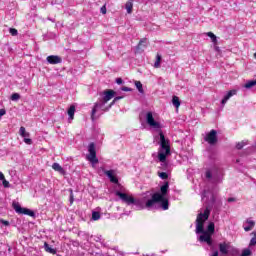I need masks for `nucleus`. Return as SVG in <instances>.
<instances>
[{"instance_id": "13", "label": "nucleus", "mask_w": 256, "mask_h": 256, "mask_svg": "<svg viewBox=\"0 0 256 256\" xmlns=\"http://www.w3.org/2000/svg\"><path fill=\"white\" fill-rule=\"evenodd\" d=\"M46 61L50 63V65H59V63H63V58H61V56L50 55L46 58Z\"/></svg>"}, {"instance_id": "5", "label": "nucleus", "mask_w": 256, "mask_h": 256, "mask_svg": "<svg viewBox=\"0 0 256 256\" xmlns=\"http://www.w3.org/2000/svg\"><path fill=\"white\" fill-rule=\"evenodd\" d=\"M206 179H212L213 183H221L223 181V170L221 168H214L211 170H207L205 173Z\"/></svg>"}, {"instance_id": "40", "label": "nucleus", "mask_w": 256, "mask_h": 256, "mask_svg": "<svg viewBox=\"0 0 256 256\" xmlns=\"http://www.w3.org/2000/svg\"><path fill=\"white\" fill-rule=\"evenodd\" d=\"M100 11H101L102 15H105L107 13V7L102 6Z\"/></svg>"}, {"instance_id": "15", "label": "nucleus", "mask_w": 256, "mask_h": 256, "mask_svg": "<svg viewBox=\"0 0 256 256\" xmlns=\"http://www.w3.org/2000/svg\"><path fill=\"white\" fill-rule=\"evenodd\" d=\"M44 250L46 253H50L51 255H57V248H52V246L47 242L44 243Z\"/></svg>"}, {"instance_id": "38", "label": "nucleus", "mask_w": 256, "mask_h": 256, "mask_svg": "<svg viewBox=\"0 0 256 256\" xmlns=\"http://www.w3.org/2000/svg\"><path fill=\"white\" fill-rule=\"evenodd\" d=\"M73 201H75V198L73 196V190L70 189V205H73Z\"/></svg>"}, {"instance_id": "50", "label": "nucleus", "mask_w": 256, "mask_h": 256, "mask_svg": "<svg viewBox=\"0 0 256 256\" xmlns=\"http://www.w3.org/2000/svg\"><path fill=\"white\" fill-rule=\"evenodd\" d=\"M56 256H62L61 254H56Z\"/></svg>"}, {"instance_id": "42", "label": "nucleus", "mask_w": 256, "mask_h": 256, "mask_svg": "<svg viewBox=\"0 0 256 256\" xmlns=\"http://www.w3.org/2000/svg\"><path fill=\"white\" fill-rule=\"evenodd\" d=\"M7 114V110L5 109H0V118L3 117V115H6Z\"/></svg>"}, {"instance_id": "35", "label": "nucleus", "mask_w": 256, "mask_h": 256, "mask_svg": "<svg viewBox=\"0 0 256 256\" xmlns=\"http://www.w3.org/2000/svg\"><path fill=\"white\" fill-rule=\"evenodd\" d=\"M2 185L5 187V189H9V187H11V184L5 178L2 180Z\"/></svg>"}, {"instance_id": "16", "label": "nucleus", "mask_w": 256, "mask_h": 256, "mask_svg": "<svg viewBox=\"0 0 256 256\" xmlns=\"http://www.w3.org/2000/svg\"><path fill=\"white\" fill-rule=\"evenodd\" d=\"M52 169L60 173V175H65V169L57 162L52 164Z\"/></svg>"}, {"instance_id": "21", "label": "nucleus", "mask_w": 256, "mask_h": 256, "mask_svg": "<svg viewBox=\"0 0 256 256\" xmlns=\"http://www.w3.org/2000/svg\"><path fill=\"white\" fill-rule=\"evenodd\" d=\"M121 99H123V96L115 97L114 100L110 103L109 107L103 109V111H109V109H111V107H113V105H115V103H117V101H121Z\"/></svg>"}, {"instance_id": "36", "label": "nucleus", "mask_w": 256, "mask_h": 256, "mask_svg": "<svg viewBox=\"0 0 256 256\" xmlns=\"http://www.w3.org/2000/svg\"><path fill=\"white\" fill-rule=\"evenodd\" d=\"M251 255V250L245 249L242 251V254L240 256H249Z\"/></svg>"}, {"instance_id": "11", "label": "nucleus", "mask_w": 256, "mask_h": 256, "mask_svg": "<svg viewBox=\"0 0 256 256\" xmlns=\"http://www.w3.org/2000/svg\"><path fill=\"white\" fill-rule=\"evenodd\" d=\"M102 171L106 177L110 180V183H114L115 185H119V179L117 178V170H106L102 168Z\"/></svg>"}, {"instance_id": "9", "label": "nucleus", "mask_w": 256, "mask_h": 256, "mask_svg": "<svg viewBox=\"0 0 256 256\" xmlns=\"http://www.w3.org/2000/svg\"><path fill=\"white\" fill-rule=\"evenodd\" d=\"M204 141L209 145H217V141L219 138L217 137V130L212 129L209 133L204 137Z\"/></svg>"}, {"instance_id": "20", "label": "nucleus", "mask_w": 256, "mask_h": 256, "mask_svg": "<svg viewBox=\"0 0 256 256\" xmlns=\"http://www.w3.org/2000/svg\"><path fill=\"white\" fill-rule=\"evenodd\" d=\"M246 223L248 224V226L244 227V231L246 232L251 231L255 227V221L253 220H247Z\"/></svg>"}, {"instance_id": "34", "label": "nucleus", "mask_w": 256, "mask_h": 256, "mask_svg": "<svg viewBox=\"0 0 256 256\" xmlns=\"http://www.w3.org/2000/svg\"><path fill=\"white\" fill-rule=\"evenodd\" d=\"M160 179H168L169 178V174H167V172H160L159 174Z\"/></svg>"}, {"instance_id": "12", "label": "nucleus", "mask_w": 256, "mask_h": 256, "mask_svg": "<svg viewBox=\"0 0 256 256\" xmlns=\"http://www.w3.org/2000/svg\"><path fill=\"white\" fill-rule=\"evenodd\" d=\"M19 135L20 137L24 138V143H26V145H33V140L29 137H31V134L29 132H27V130L25 129V127H20L19 129Z\"/></svg>"}, {"instance_id": "48", "label": "nucleus", "mask_w": 256, "mask_h": 256, "mask_svg": "<svg viewBox=\"0 0 256 256\" xmlns=\"http://www.w3.org/2000/svg\"><path fill=\"white\" fill-rule=\"evenodd\" d=\"M9 253H11V247L8 248Z\"/></svg>"}, {"instance_id": "47", "label": "nucleus", "mask_w": 256, "mask_h": 256, "mask_svg": "<svg viewBox=\"0 0 256 256\" xmlns=\"http://www.w3.org/2000/svg\"><path fill=\"white\" fill-rule=\"evenodd\" d=\"M96 241H101V237H97Z\"/></svg>"}, {"instance_id": "37", "label": "nucleus", "mask_w": 256, "mask_h": 256, "mask_svg": "<svg viewBox=\"0 0 256 256\" xmlns=\"http://www.w3.org/2000/svg\"><path fill=\"white\" fill-rule=\"evenodd\" d=\"M0 223H1V225H4L5 227H9V225H10L9 221L4 220V219H0Z\"/></svg>"}, {"instance_id": "31", "label": "nucleus", "mask_w": 256, "mask_h": 256, "mask_svg": "<svg viewBox=\"0 0 256 256\" xmlns=\"http://www.w3.org/2000/svg\"><path fill=\"white\" fill-rule=\"evenodd\" d=\"M245 145H247V141L238 142L236 144V149H238V151H241V149H243Z\"/></svg>"}, {"instance_id": "33", "label": "nucleus", "mask_w": 256, "mask_h": 256, "mask_svg": "<svg viewBox=\"0 0 256 256\" xmlns=\"http://www.w3.org/2000/svg\"><path fill=\"white\" fill-rule=\"evenodd\" d=\"M9 33L12 35V37H16V35H18L19 32L15 28H10Z\"/></svg>"}, {"instance_id": "29", "label": "nucleus", "mask_w": 256, "mask_h": 256, "mask_svg": "<svg viewBox=\"0 0 256 256\" xmlns=\"http://www.w3.org/2000/svg\"><path fill=\"white\" fill-rule=\"evenodd\" d=\"M137 47L138 49H143V47H147V38L141 39Z\"/></svg>"}, {"instance_id": "46", "label": "nucleus", "mask_w": 256, "mask_h": 256, "mask_svg": "<svg viewBox=\"0 0 256 256\" xmlns=\"http://www.w3.org/2000/svg\"><path fill=\"white\" fill-rule=\"evenodd\" d=\"M49 19V21H52L53 23H55V20H53V19H51V18H48Z\"/></svg>"}, {"instance_id": "49", "label": "nucleus", "mask_w": 256, "mask_h": 256, "mask_svg": "<svg viewBox=\"0 0 256 256\" xmlns=\"http://www.w3.org/2000/svg\"><path fill=\"white\" fill-rule=\"evenodd\" d=\"M161 253H167V250H163Z\"/></svg>"}, {"instance_id": "7", "label": "nucleus", "mask_w": 256, "mask_h": 256, "mask_svg": "<svg viewBox=\"0 0 256 256\" xmlns=\"http://www.w3.org/2000/svg\"><path fill=\"white\" fill-rule=\"evenodd\" d=\"M12 207L14 211L18 213V215H28L29 217H35V212L28 208L21 207V204L17 202H13Z\"/></svg>"}, {"instance_id": "44", "label": "nucleus", "mask_w": 256, "mask_h": 256, "mask_svg": "<svg viewBox=\"0 0 256 256\" xmlns=\"http://www.w3.org/2000/svg\"><path fill=\"white\" fill-rule=\"evenodd\" d=\"M234 201H235V198L233 197L228 198V203H233Z\"/></svg>"}, {"instance_id": "1", "label": "nucleus", "mask_w": 256, "mask_h": 256, "mask_svg": "<svg viewBox=\"0 0 256 256\" xmlns=\"http://www.w3.org/2000/svg\"><path fill=\"white\" fill-rule=\"evenodd\" d=\"M201 197L202 201H205V199L209 200L205 201L204 213L200 212L196 218V235H199L198 241L200 243H206L207 251L212 252L209 254V256H219V252L217 251V244L213 242V235L215 234V223L210 222L205 230V221L209 219L212 209L215 215H219V211H221V207H223V202L215 198V195H213V193L209 192L208 190H204Z\"/></svg>"}, {"instance_id": "4", "label": "nucleus", "mask_w": 256, "mask_h": 256, "mask_svg": "<svg viewBox=\"0 0 256 256\" xmlns=\"http://www.w3.org/2000/svg\"><path fill=\"white\" fill-rule=\"evenodd\" d=\"M103 95L104 97L102 99H99V101L94 104L91 112L92 121H95V113H97V109H103V107H105V104L115 97V92L112 89H109L105 90L103 92Z\"/></svg>"}, {"instance_id": "28", "label": "nucleus", "mask_w": 256, "mask_h": 256, "mask_svg": "<svg viewBox=\"0 0 256 256\" xmlns=\"http://www.w3.org/2000/svg\"><path fill=\"white\" fill-rule=\"evenodd\" d=\"M255 85H256V80H250L244 85V87L245 89H251L252 87H255Z\"/></svg>"}, {"instance_id": "41", "label": "nucleus", "mask_w": 256, "mask_h": 256, "mask_svg": "<svg viewBox=\"0 0 256 256\" xmlns=\"http://www.w3.org/2000/svg\"><path fill=\"white\" fill-rule=\"evenodd\" d=\"M117 85H123L124 81L122 78H116Z\"/></svg>"}, {"instance_id": "39", "label": "nucleus", "mask_w": 256, "mask_h": 256, "mask_svg": "<svg viewBox=\"0 0 256 256\" xmlns=\"http://www.w3.org/2000/svg\"><path fill=\"white\" fill-rule=\"evenodd\" d=\"M120 89H121V91H126V92L133 91L132 88L127 87V86H122Z\"/></svg>"}, {"instance_id": "43", "label": "nucleus", "mask_w": 256, "mask_h": 256, "mask_svg": "<svg viewBox=\"0 0 256 256\" xmlns=\"http://www.w3.org/2000/svg\"><path fill=\"white\" fill-rule=\"evenodd\" d=\"M0 181H5V175L3 172H0Z\"/></svg>"}, {"instance_id": "2", "label": "nucleus", "mask_w": 256, "mask_h": 256, "mask_svg": "<svg viewBox=\"0 0 256 256\" xmlns=\"http://www.w3.org/2000/svg\"><path fill=\"white\" fill-rule=\"evenodd\" d=\"M169 193V182H165L160 187V192L151 193L146 192L141 198H134L133 196L122 192L121 190H116L115 195L119 197L122 203L126 205L133 206L136 211H143L147 209L148 211H153V209H158L159 201L167 197Z\"/></svg>"}, {"instance_id": "22", "label": "nucleus", "mask_w": 256, "mask_h": 256, "mask_svg": "<svg viewBox=\"0 0 256 256\" xmlns=\"http://www.w3.org/2000/svg\"><path fill=\"white\" fill-rule=\"evenodd\" d=\"M172 104L174 105V107H176V109H179V107H181V101L179 100V97L173 96Z\"/></svg>"}, {"instance_id": "32", "label": "nucleus", "mask_w": 256, "mask_h": 256, "mask_svg": "<svg viewBox=\"0 0 256 256\" xmlns=\"http://www.w3.org/2000/svg\"><path fill=\"white\" fill-rule=\"evenodd\" d=\"M21 99V95L19 93H13L11 95V101H19Z\"/></svg>"}, {"instance_id": "30", "label": "nucleus", "mask_w": 256, "mask_h": 256, "mask_svg": "<svg viewBox=\"0 0 256 256\" xmlns=\"http://www.w3.org/2000/svg\"><path fill=\"white\" fill-rule=\"evenodd\" d=\"M127 13H133V2L128 1L125 5Z\"/></svg>"}, {"instance_id": "19", "label": "nucleus", "mask_w": 256, "mask_h": 256, "mask_svg": "<svg viewBox=\"0 0 256 256\" xmlns=\"http://www.w3.org/2000/svg\"><path fill=\"white\" fill-rule=\"evenodd\" d=\"M68 115H69V121H72V119L75 117V106L74 105H71L69 108H68Z\"/></svg>"}, {"instance_id": "3", "label": "nucleus", "mask_w": 256, "mask_h": 256, "mask_svg": "<svg viewBox=\"0 0 256 256\" xmlns=\"http://www.w3.org/2000/svg\"><path fill=\"white\" fill-rule=\"evenodd\" d=\"M159 151H158V160L160 163H165L167 161V156L171 155V145L169 144V139L165 138L162 130H159Z\"/></svg>"}, {"instance_id": "45", "label": "nucleus", "mask_w": 256, "mask_h": 256, "mask_svg": "<svg viewBox=\"0 0 256 256\" xmlns=\"http://www.w3.org/2000/svg\"><path fill=\"white\" fill-rule=\"evenodd\" d=\"M215 51H219V47L218 46H215Z\"/></svg>"}, {"instance_id": "8", "label": "nucleus", "mask_w": 256, "mask_h": 256, "mask_svg": "<svg viewBox=\"0 0 256 256\" xmlns=\"http://www.w3.org/2000/svg\"><path fill=\"white\" fill-rule=\"evenodd\" d=\"M146 123L151 129H161V123L155 120L151 111L146 113Z\"/></svg>"}, {"instance_id": "24", "label": "nucleus", "mask_w": 256, "mask_h": 256, "mask_svg": "<svg viewBox=\"0 0 256 256\" xmlns=\"http://www.w3.org/2000/svg\"><path fill=\"white\" fill-rule=\"evenodd\" d=\"M161 59H162L161 55H160V54H157V55H156V61H155V63H154V67H155L156 69H158V67H161Z\"/></svg>"}, {"instance_id": "6", "label": "nucleus", "mask_w": 256, "mask_h": 256, "mask_svg": "<svg viewBox=\"0 0 256 256\" xmlns=\"http://www.w3.org/2000/svg\"><path fill=\"white\" fill-rule=\"evenodd\" d=\"M87 161H90L92 165H97L99 163V158H97V150L95 148V143L91 142L88 145V154L86 156Z\"/></svg>"}, {"instance_id": "23", "label": "nucleus", "mask_w": 256, "mask_h": 256, "mask_svg": "<svg viewBox=\"0 0 256 256\" xmlns=\"http://www.w3.org/2000/svg\"><path fill=\"white\" fill-rule=\"evenodd\" d=\"M206 35H207V37H210V39L214 45H217V43H218L217 36L213 32H208Z\"/></svg>"}, {"instance_id": "18", "label": "nucleus", "mask_w": 256, "mask_h": 256, "mask_svg": "<svg viewBox=\"0 0 256 256\" xmlns=\"http://www.w3.org/2000/svg\"><path fill=\"white\" fill-rule=\"evenodd\" d=\"M238 255H239V249L230 245V247L228 248V254L226 256H238Z\"/></svg>"}, {"instance_id": "25", "label": "nucleus", "mask_w": 256, "mask_h": 256, "mask_svg": "<svg viewBox=\"0 0 256 256\" xmlns=\"http://www.w3.org/2000/svg\"><path fill=\"white\" fill-rule=\"evenodd\" d=\"M135 86L138 89L139 93L143 94L145 91L143 90V84L141 81H135Z\"/></svg>"}, {"instance_id": "17", "label": "nucleus", "mask_w": 256, "mask_h": 256, "mask_svg": "<svg viewBox=\"0 0 256 256\" xmlns=\"http://www.w3.org/2000/svg\"><path fill=\"white\" fill-rule=\"evenodd\" d=\"M158 203H160V207L163 209V211H167V209H169V200L167 197L162 198V200H159Z\"/></svg>"}, {"instance_id": "26", "label": "nucleus", "mask_w": 256, "mask_h": 256, "mask_svg": "<svg viewBox=\"0 0 256 256\" xmlns=\"http://www.w3.org/2000/svg\"><path fill=\"white\" fill-rule=\"evenodd\" d=\"M101 219V213L97 211L92 212V221H99Z\"/></svg>"}, {"instance_id": "27", "label": "nucleus", "mask_w": 256, "mask_h": 256, "mask_svg": "<svg viewBox=\"0 0 256 256\" xmlns=\"http://www.w3.org/2000/svg\"><path fill=\"white\" fill-rule=\"evenodd\" d=\"M253 237L250 240L249 247H255L256 245V231L252 232Z\"/></svg>"}, {"instance_id": "10", "label": "nucleus", "mask_w": 256, "mask_h": 256, "mask_svg": "<svg viewBox=\"0 0 256 256\" xmlns=\"http://www.w3.org/2000/svg\"><path fill=\"white\" fill-rule=\"evenodd\" d=\"M213 243H216V251L219 253L220 251V255L222 256H227L228 252H229V247H231V244L227 243V242H222L217 244V242L215 240H213Z\"/></svg>"}, {"instance_id": "14", "label": "nucleus", "mask_w": 256, "mask_h": 256, "mask_svg": "<svg viewBox=\"0 0 256 256\" xmlns=\"http://www.w3.org/2000/svg\"><path fill=\"white\" fill-rule=\"evenodd\" d=\"M233 95H237V90L233 89L227 92V94L223 97L221 101V105L225 106L227 104V101H229L231 97H233Z\"/></svg>"}]
</instances>
